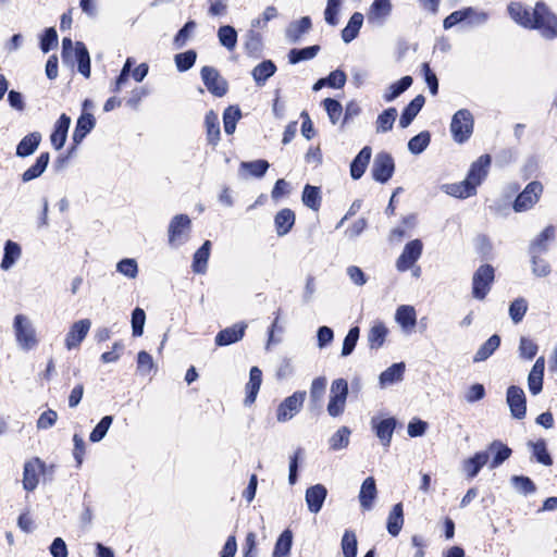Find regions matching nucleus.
<instances>
[{
  "mask_svg": "<svg viewBox=\"0 0 557 557\" xmlns=\"http://www.w3.org/2000/svg\"><path fill=\"white\" fill-rule=\"evenodd\" d=\"M12 326L16 345L21 350L30 351L39 345L37 330L28 315L23 313L16 314Z\"/></svg>",
  "mask_w": 557,
  "mask_h": 557,
  "instance_id": "nucleus-1",
  "label": "nucleus"
},
{
  "mask_svg": "<svg viewBox=\"0 0 557 557\" xmlns=\"http://www.w3.org/2000/svg\"><path fill=\"white\" fill-rule=\"evenodd\" d=\"M62 59L64 63L70 65L77 63L79 73H82L85 77H89L90 58L83 42H73L71 38H63Z\"/></svg>",
  "mask_w": 557,
  "mask_h": 557,
  "instance_id": "nucleus-2",
  "label": "nucleus"
},
{
  "mask_svg": "<svg viewBox=\"0 0 557 557\" xmlns=\"http://www.w3.org/2000/svg\"><path fill=\"white\" fill-rule=\"evenodd\" d=\"M532 18L534 20V24L531 28L539 29L544 37L549 39L557 36V17L544 3H536L533 9Z\"/></svg>",
  "mask_w": 557,
  "mask_h": 557,
  "instance_id": "nucleus-3",
  "label": "nucleus"
},
{
  "mask_svg": "<svg viewBox=\"0 0 557 557\" xmlns=\"http://www.w3.org/2000/svg\"><path fill=\"white\" fill-rule=\"evenodd\" d=\"M347 397V381L345 379L334 380L330 388L327 413L333 418L339 417L345 411Z\"/></svg>",
  "mask_w": 557,
  "mask_h": 557,
  "instance_id": "nucleus-4",
  "label": "nucleus"
},
{
  "mask_svg": "<svg viewBox=\"0 0 557 557\" xmlns=\"http://www.w3.org/2000/svg\"><path fill=\"white\" fill-rule=\"evenodd\" d=\"M544 186L539 181L530 182L524 189L517 196L513 202L516 212H524L532 209L540 200Z\"/></svg>",
  "mask_w": 557,
  "mask_h": 557,
  "instance_id": "nucleus-5",
  "label": "nucleus"
},
{
  "mask_svg": "<svg viewBox=\"0 0 557 557\" xmlns=\"http://www.w3.org/2000/svg\"><path fill=\"white\" fill-rule=\"evenodd\" d=\"M191 228V221L186 214L175 215L168 228L169 244L177 247L187 242Z\"/></svg>",
  "mask_w": 557,
  "mask_h": 557,
  "instance_id": "nucleus-6",
  "label": "nucleus"
},
{
  "mask_svg": "<svg viewBox=\"0 0 557 557\" xmlns=\"http://www.w3.org/2000/svg\"><path fill=\"white\" fill-rule=\"evenodd\" d=\"M450 131L457 143L466 141L473 131V117L471 113L466 109L457 111L453 116Z\"/></svg>",
  "mask_w": 557,
  "mask_h": 557,
  "instance_id": "nucleus-7",
  "label": "nucleus"
},
{
  "mask_svg": "<svg viewBox=\"0 0 557 557\" xmlns=\"http://www.w3.org/2000/svg\"><path fill=\"white\" fill-rule=\"evenodd\" d=\"M494 281V269L490 264L481 265L472 278V295L476 299H484Z\"/></svg>",
  "mask_w": 557,
  "mask_h": 557,
  "instance_id": "nucleus-8",
  "label": "nucleus"
},
{
  "mask_svg": "<svg viewBox=\"0 0 557 557\" xmlns=\"http://www.w3.org/2000/svg\"><path fill=\"white\" fill-rule=\"evenodd\" d=\"M306 398V392H295L286 397L276 409V419L278 422L292 420L302 408Z\"/></svg>",
  "mask_w": 557,
  "mask_h": 557,
  "instance_id": "nucleus-9",
  "label": "nucleus"
},
{
  "mask_svg": "<svg viewBox=\"0 0 557 557\" xmlns=\"http://www.w3.org/2000/svg\"><path fill=\"white\" fill-rule=\"evenodd\" d=\"M370 424L381 444L388 447L396 428V420L393 417L377 414L371 418Z\"/></svg>",
  "mask_w": 557,
  "mask_h": 557,
  "instance_id": "nucleus-10",
  "label": "nucleus"
},
{
  "mask_svg": "<svg viewBox=\"0 0 557 557\" xmlns=\"http://www.w3.org/2000/svg\"><path fill=\"white\" fill-rule=\"evenodd\" d=\"M90 327L91 321L89 319H81L72 323L64 337V347L67 350L77 349L87 337Z\"/></svg>",
  "mask_w": 557,
  "mask_h": 557,
  "instance_id": "nucleus-11",
  "label": "nucleus"
},
{
  "mask_svg": "<svg viewBox=\"0 0 557 557\" xmlns=\"http://www.w3.org/2000/svg\"><path fill=\"white\" fill-rule=\"evenodd\" d=\"M423 244L420 239H413L406 244L403 252L396 261V269L405 272L412 269L422 255Z\"/></svg>",
  "mask_w": 557,
  "mask_h": 557,
  "instance_id": "nucleus-12",
  "label": "nucleus"
},
{
  "mask_svg": "<svg viewBox=\"0 0 557 557\" xmlns=\"http://www.w3.org/2000/svg\"><path fill=\"white\" fill-rule=\"evenodd\" d=\"M394 319L404 334L409 335L414 332L418 322V315L413 306H398L395 310Z\"/></svg>",
  "mask_w": 557,
  "mask_h": 557,
  "instance_id": "nucleus-13",
  "label": "nucleus"
},
{
  "mask_svg": "<svg viewBox=\"0 0 557 557\" xmlns=\"http://www.w3.org/2000/svg\"><path fill=\"white\" fill-rule=\"evenodd\" d=\"M201 78L208 90L216 96L222 97L227 91V83L220 76L218 71L210 66H205L201 70Z\"/></svg>",
  "mask_w": 557,
  "mask_h": 557,
  "instance_id": "nucleus-14",
  "label": "nucleus"
},
{
  "mask_svg": "<svg viewBox=\"0 0 557 557\" xmlns=\"http://www.w3.org/2000/svg\"><path fill=\"white\" fill-rule=\"evenodd\" d=\"M394 172L393 158L387 153H379L372 165V176L375 181L385 183Z\"/></svg>",
  "mask_w": 557,
  "mask_h": 557,
  "instance_id": "nucleus-15",
  "label": "nucleus"
},
{
  "mask_svg": "<svg viewBox=\"0 0 557 557\" xmlns=\"http://www.w3.org/2000/svg\"><path fill=\"white\" fill-rule=\"evenodd\" d=\"M468 20L470 23H483L487 20V15L484 12H475L471 8L455 11L444 20V27L451 28L456 24Z\"/></svg>",
  "mask_w": 557,
  "mask_h": 557,
  "instance_id": "nucleus-16",
  "label": "nucleus"
},
{
  "mask_svg": "<svg viewBox=\"0 0 557 557\" xmlns=\"http://www.w3.org/2000/svg\"><path fill=\"white\" fill-rule=\"evenodd\" d=\"M44 472V463L40 459L35 458L28 460L24 465L23 487L30 492L34 491L39 483V475Z\"/></svg>",
  "mask_w": 557,
  "mask_h": 557,
  "instance_id": "nucleus-17",
  "label": "nucleus"
},
{
  "mask_svg": "<svg viewBox=\"0 0 557 557\" xmlns=\"http://www.w3.org/2000/svg\"><path fill=\"white\" fill-rule=\"evenodd\" d=\"M507 404L513 418L522 419L525 416V395L522 388L510 386L507 391Z\"/></svg>",
  "mask_w": 557,
  "mask_h": 557,
  "instance_id": "nucleus-18",
  "label": "nucleus"
},
{
  "mask_svg": "<svg viewBox=\"0 0 557 557\" xmlns=\"http://www.w3.org/2000/svg\"><path fill=\"white\" fill-rule=\"evenodd\" d=\"M246 329L247 324L244 322L226 327L216 334L215 344L218 346H227L237 343L244 337Z\"/></svg>",
  "mask_w": 557,
  "mask_h": 557,
  "instance_id": "nucleus-19",
  "label": "nucleus"
},
{
  "mask_svg": "<svg viewBox=\"0 0 557 557\" xmlns=\"http://www.w3.org/2000/svg\"><path fill=\"white\" fill-rule=\"evenodd\" d=\"M391 0H373L367 13L368 22L371 24H382L392 13Z\"/></svg>",
  "mask_w": 557,
  "mask_h": 557,
  "instance_id": "nucleus-20",
  "label": "nucleus"
},
{
  "mask_svg": "<svg viewBox=\"0 0 557 557\" xmlns=\"http://www.w3.org/2000/svg\"><path fill=\"white\" fill-rule=\"evenodd\" d=\"M490 164L491 158L487 154L481 156L475 162L472 163L466 180L472 184L475 190L476 187L486 177Z\"/></svg>",
  "mask_w": 557,
  "mask_h": 557,
  "instance_id": "nucleus-21",
  "label": "nucleus"
},
{
  "mask_svg": "<svg viewBox=\"0 0 557 557\" xmlns=\"http://www.w3.org/2000/svg\"><path fill=\"white\" fill-rule=\"evenodd\" d=\"M326 495L327 490L322 484H315L307 488L305 498L309 511L312 513H318L323 506Z\"/></svg>",
  "mask_w": 557,
  "mask_h": 557,
  "instance_id": "nucleus-22",
  "label": "nucleus"
},
{
  "mask_svg": "<svg viewBox=\"0 0 557 557\" xmlns=\"http://www.w3.org/2000/svg\"><path fill=\"white\" fill-rule=\"evenodd\" d=\"M510 17L520 26L529 28L534 24L533 12H530L521 2L511 1L507 7Z\"/></svg>",
  "mask_w": 557,
  "mask_h": 557,
  "instance_id": "nucleus-23",
  "label": "nucleus"
},
{
  "mask_svg": "<svg viewBox=\"0 0 557 557\" xmlns=\"http://www.w3.org/2000/svg\"><path fill=\"white\" fill-rule=\"evenodd\" d=\"M406 371L405 362H396L384 370L379 376V384L381 388H386L393 384L401 382Z\"/></svg>",
  "mask_w": 557,
  "mask_h": 557,
  "instance_id": "nucleus-24",
  "label": "nucleus"
},
{
  "mask_svg": "<svg viewBox=\"0 0 557 557\" xmlns=\"http://www.w3.org/2000/svg\"><path fill=\"white\" fill-rule=\"evenodd\" d=\"M377 496L375 480L368 476L361 484L359 492V503L362 509L371 510Z\"/></svg>",
  "mask_w": 557,
  "mask_h": 557,
  "instance_id": "nucleus-25",
  "label": "nucleus"
},
{
  "mask_svg": "<svg viewBox=\"0 0 557 557\" xmlns=\"http://www.w3.org/2000/svg\"><path fill=\"white\" fill-rule=\"evenodd\" d=\"M70 125L71 119L64 113L55 122L54 129L50 136L51 145L54 149L60 150L64 146Z\"/></svg>",
  "mask_w": 557,
  "mask_h": 557,
  "instance_id": "nucleus-26",
  "label": "nucleus"
},
{
  "mask_svg": "<svg viewBox=\"0 0 557 557\" xmlns=\"http://www.w3.org/2000/svg\"><path fill=\"white\" fill-rule=\"evenodd\" d=\"M544 368H545V359L544 357H540L536 359L533 364L529 376H528V386L529 391L533 395H537L541 393L543 388V376H544Z\"/></svg>",
  "mask_w": 557,
  "mask_h": 557,
  "instance_id": "nucleus-27",
  "label": "nucleus"
},
{
  "mask_svg": "<svg viewBox=\"0 0 557 557\" xmlns=\"http://www.w3.org/2000/svg\"><path fill=\"white\" fill-rule=\"evenodd\" d=\"M487 462L488 453L478 451L462 461L461 469L469 479H473Z\"/></svg>",
  "mask_w": 557,
  "mask_h": 557,
  "instance_id": "nucleus-28",
  "label": "nucleus"
},
{
  "mask_svg": "<svg viewBox=\"0 0 557 557\" xmlns=\"http://www.w3.org/2000/svg\"><path fill=\"white\" fill-rule=\"evenodd\" d=\"M262 384V371L258 367H252L249 372V381L246 384L245 405L250 406L256 401L258 392Z\"/></svg>",
  "mask_w": 557,
  "mask_h": 557,
  "instance_id": "nucleus-29",
  "label": "nucleus"
},
{
  "mask_svg": "<svg viewBox=\"0 0 557 557\" xmlns=\"http://www.w3.org/2000/svg\"><path fill=\"white\" fill-rule=\"evenodd\" d=\"M484 453H488V458L492 457L490 468L495 469L510 457L511 449L504 443L494 441Z\"/></svg>",
  "mask_w": 557,
  "mask_h": 557,
  "instance_id": "nucleus-30",
  "label": "nucleus"
},
{
  "mask_svg": "<svg viewBox=\"0 0 557 557\" xmlns=\"http://www.w3.org/2000/svg\"><path fill=\"white\" fill-rule=\"evenodd\" d=\"M295 213L293 210L285 208L280 210L274 216L275 232L278 236H285L290 232L295 224Z\"/></svg>",
  "mask_w": 557,
  "mask_h": 557,
  "instance_id": "nucleus-31",
  "label": "nucleus"
},
{
  "mask_svg": "<svg viewBox=\"0 0 557 557\" xmlns=\"http://www.w3.org/2000/svg\"><path fill=\"white\" fill-rule=\"evenodd\" d=\"M388 335V327L382 321H374L371 325L367 339L371 349L381 348Z\"/></svg>",
  "mask_w": 557,
  "mask_h": 557,
  "instance_id": "nucleus-32",
  "label": "nucleus"
},
{
  "mask_svg": "<svg viewBox=\"0 0 557 557\" xmlns=\"http://www.w3.org/2000/svg\"><path fill=\"white\" fill-rule=\"evenodd\" d=\"M441 189L445 194L459 199L469 198L476 193L472 184L467 180L458 183L444 184L441 186Z\"/></svg>",
  "mask_w": 557,
  "mask_h": 557,
  "instance_id": "nucleus-33",
  "label": "nucleus"
},
{
  "mask_svg": "<svg viewBox=\"0 0 557 557\" xmlns=\"http://www.w3.org/2000/svg\"><path fill=\"white\" fill-rule=\"evenodd\" d=\"M372 150L370 147L366 146L363 147L360 152L357 154V157L352 160L350 164V175L354 180L360 178L371 159Z\"/></svg>",
  "mask_w": 557,
  "mask_h": 557,
  "instance_id": "nucleus-34",
  "label": "nucleus"
},
{
  "mask_svg": "<svg viewBox=\"0 0 557 557\" xmlns=\"http://www.w3.org/2000/svg\"><path fill=\"white\" fill-rule=\"evenodd\" d=\"M311 28V20L308 16H304L298 21H295L288 25L285 35L288 41L296 42L300 37L309 32Z\"/></svg>",
  "mask_w": 557,
  "mask_h": 557,
  "instance_id": "nucleus-35",
  "label": "nucleus"
},
{
  "mask_svg": "<svg viewBox=\"0 0 557 557\" xmlns=\"http://www.w3.org/2000/svg\"><path fill=\"white\" fill-rule=\"evenodd\" d=\"M95 119L92 114L83 112L78 117L76 127L73 133V140L75 144H79L86 135L94 128Z\"/></svg>",
  "mask_w": 557,
  "mask_h": 557,
  "instance_id": "nucleus-36",
  "label": "nucleus"
},
{
  "mask_svg": "<svg viewBox=\"0 0 557 557\" xmlns=\"http://www.w3.org/2000/svg\"><path fill=\"white\" fill-rule=\"evenodd\" d=\"M424 104V97L419 95L417 96L404 110L400 120L399 126L401 128H406L410 125L412 120L417 116Z\"/></svg>",
  "mask_w": 557,
  "mask_h": 557,
  "instance_id": "nucleus-37",
  "label": "nucleus"
},
{
  "mask_svg": "<svg viewBox=\"0 0 557 557\" xmlns=\"http://www.w3.org/2000/svg\"><path fill=\"white\" fill-rule=\"evenodd\" d=\"M293 545V533L290 530L283 531L276 543L274 545V549L272 553V557H289V553Z\"/></svg>",
  "mask_w": 557,
  "mask_h": 557,
  "instance_id": "nucleus-38",
  "label": "nucleus"
},
{
  "mask_svg": "<svg viewBox=\"0 0 557 557\" xmlns=\"http://www.w3.org/2000/svg\"><path fill=\"white\" fill-rule=\"evenodd\" d=\"M404 524L403 505L396 504L392 508L387 518V531L391 535L396 536L401 531Z\"/></svg>",
  "mask_w": 557,
  "mask_h": 557,
  "instance_id": "nucleus-39",
  "label": "nucleus"
},
{
  "mask_svg": "<svg viewBox=\"0 0 557 557\" xmlns=\"http://www.w3.org/2000/svg\"><path fill=\"white\" fill-rule=\"evenodd\" d=\"M362 23L363 15L360 12H355L342 32V38L346 44L352 41L357 37Z\"/></svg>",
  "mask_w": 557,
  "mask_h": 557,
  "instance_id": "nucleus-40",
  "label": "nucleus"
},
{
  "mask_svg": "<svg viewBox=\"0 0 557 557\" xmlns=\"http://www.w3.org/2000/svg\"><path fill=\"white\" fill-rule=\"evenodd\" d=\"M21 253V247L16 243L8 240L4 245V256L0 264L1 269L4 271L11 269L20 259Z\"/></svg>",
  "mask_w": 557,
  "mask_h": 557,
  "instance_id": "nucleus-41",
  "label": "nucleus"
},
{
  "mask_svg": "<svg viewBox=\"0 0 557 557\" xmlns=\"http://www.w3.org/2000/svg\"><path fill=\"white\" fill-rule=\"evenodd\" d=\"M211 243L206 240L202 246L195 252L193 270L196 273H205L207 270L208 259L210 257Z\"/></svg>",
  "mask_w": 557,
  "mask_h": 557,
  "instance_id": "nucleus-42",
  "label": "nucleus"
},
{
  "mask_svg": "<svg viewBox=\"0 0 557 557\" xmlns=\"http://www.w3.org/2000/svg\"><path fill=\"white\" fill-rule=\"evenodd\" d=\"M351 431L347 426H341L329 440L331 450H342L349 445Z\"/></svg>",
  "mask_w": 557,
  "mask_h": 557,
  "instance_id": "nucleus-43",
  "label": "nucleus"
},
{
  "mask_svg": "<svg viewBox=\"0 0 557 557\" xmlns=\"http://www.w3.org/2000/svg\"><path fill=\"white\" fill-rule=\"evenodd\" d=\"M40 140L41 136L39 133H32L25 136L17 145L16 154L20 157L32 154L39 146Z\"/></svg>",
  "mask_w": 557,
  "mask_h": 557,
  "instance_id": "nucleus-44",
  "label": "nucleus"
},
{
  "mask_svg": "<svg viewBox=\"0 0 557 557\" xmlns=\"http://www.w3.org/2000/svg\"><path fill=\"white\" fill-rule=\"evenodd\" d=\"M397 111L395 108H389L383 111L376 119L375 131L379 134L386 133L393 128L396 121Z\"/></svg>",
  "mask_w": 557,
  "mask_h": 557,
  "instance_id": "nucleus-45",
  "label": "nucleus"
},
{
  "mask_svg": "<svg viewBox=\"0 0 557 557\" xmlns=\"http://www.w3.org/2000/svg\"><path fill=\"white\" fill-rule=\"evenodd\" d=\"M205 124L209 143L216 145L220 139V122L218 114L213 111L208 112L206 114Z\"/></svg>",
  "mask_w": 557,
  "mask_h": 557,
  "instance_id": "nucleus-46",
  "label": "nucleus"
},
{
  "mask_svg": "<svg viewBox=\"0 0 557 557\" xmlns=\"http://www.w3.org/2000/svg\"><path fill=\"white\" fill-rule=\"evenodd\" d=\"M48 162H49V153H47V152L41 153L37 158L36 163L23 173V175H22L23 181L29 182V181L35 180L38 176H40L45 172V170L48 165Z\"/></svg>",
  "mask_w": 557,
  "mask_h": 557,
  "instance_id": "nucleus-47",
  "label": "nucleus"
},
{
  "mask_svg": "<svg viewBox=\"0 0 557 557\" xmlns=\"http://www.w3.org/2000/svg\"><path fill=\"white\" fill-rule=\"evenodd\" d=\"M555 237V228L553 226L545 227L534 239L531 246L532 253H541L547 249V245Z\"/></svg>",
  "mask_w": 557,
  "mask_h": 557,
  "instance_id": "nucleus-48",
  "label": "nucleus"
},
{
  "mask_svg": "<svg viewBox=\"0 0 557 557\" xmlns=\"http://www.w3.org/2000/svg\"><path fill=\"white\" fill-rule=\"evenodd\" d=\"M412 84L411 76H404L398 82L392 84L386 92L383 95V98L386 102H391L396 99L399 95H401L406 89H408Z\"/></svg>",
  "mask_w": 557,
  "mask_h": 557,
  "instance_id": "nucleus-49",
  "label": "nucleus"
},
{
  "mask_svg": "<svg viewBox=\"0 0 557 557\" xmlns=\"http://www.w3.org/2000/svg\"><path fill=\"white\" fill-rule=\"evenodd\" d=\"M319 51H320V47L317 45L306 47L302 49H292L288 53V59L292 64H296L300 61L313 59L318 54Z\"/></svg>",
  "mask_w": 557,
  "mask_h": 557,
  "instance_id": "nucleus-50",
  "label": "nucleus"
},
{
  "mask_svg": "<svg viewBox=\"0 0 557 557\" xmlns=\"http://www.w3.org/2000/svg\"><path fill=\"white\" fill-rule=\"evenodd\" d=\"M218 38L220 44L227 50H234L237 44V33L234 27L225 25L219 28Z\"/></svg>",
  "mask_w": 557,
  "mask_h": 557,
  "instance_id": "nucleus-51",
  "label": "nucleus"
},
{
  "mask_svg": "<svg viewBox=\"0 0 557 557\" xmlns=\"http://www.w3.org/2000/svg\"><path fill=\"white\" fill-rule=\"evenodd\" d=\"M301 199L305 206L317 211L321 203L320 189L311 185H306Z\"/></svg>",
  "mask_w": 557,
  "mask_h": 557,
  "instance_id": "nucleus-52",
  "label": "nucleus"
},
{
  "mask_svg": "<svg viewBox=\"0 0 557 557\" xmlns=\"http://www.w3.org/2000/svg\"><path fill=\"white\" fill-rule=\"evenodd\" d=\"M242 113L238 107L231 106L225 109L223 114L224 122V131L226 134L231 135L235 132L236 124L240 119Z\"/></svg>",
  "mask_w": 557,
  "mask_h": 557,
  "instance_id": "nucleus-53",
  "label": "nucleus"
},
{
  "mask_svg": "<svg viewBox=\"0 0 557 557\" xmlns=\"http://www.w3.org/2000/svg\"><path fill=\"white\" fill-rule=\"evenodd\" d=\"M500 339L497 335L491 336L476 351L474 361H483L487 359L499 346Z\"/></svg>",
  "mask_w": 557,
  "mask_h": 557,
  "instance_id": "nucleus-54",
  "label": "nucleus"
},
{
  "mask_svg": "<svg viewBox=\"0 0 557 557\" xmlns=\"http://www.w3.org/2000/svg\"><path fill=\"white\" fill-rule=\"evenodd\" d=\"M113 418L111 416H104L100 422L94 428V430L89 434V441L92 443H98L104 438L107 435Z\"/></svg>",
  "mask_w": 557,
  "mask_h": 557,
  "instance_id": "nucleus-55",
  "label": "nucleus"
},
{
  "mask_svg": "<svg viewBox=\"0 0 557 557\" xmlns=\"http://www.w3.org/2000/svg\"><path fill=\"white\" fill-rule=\"evenodd\" d=\"M275 65L271 61H264L257 65L252 71V76L258 84H263L275 73Z\"/></svg>",
  "mask_w": 557,
  "mask_h": 557,
  "instance_id": "nucleus-56",
  "label": "nucleus"
},
{
  "mask_svg": "<svg viewBox=\"0 0 557 557\" xmlns=\"http://www.w3.org/2000/svg\"><path fill=\"white\" fill-rule=\"evenodd\" d=\"M116 271L127 278L135 280L138 275V263L133 258H125L117 262Z\"/></svg>",
  "mask_w": 557,
  "mask_h": 557,
  "instance_id": "nucleus-57",
  "label": "nucleus"
},
{
  "mask_svg": "<svg viewBox=\"0 0 557 557\" xmlns=\"http://www.w3.org/2000/svg\"><path fill=\"white\" fill-rule=\"evenodd\" d=\"M278 16V11L274 5H268L260 16L253 18L250 23L252 28H265L268 23Z\"/></svg>",
  "mask_w": 557,
  "mask_h": 557,
  "instance_id": "nucleus-58",
  "label": "nucleus"
},
{
  "mask_svg": "<svg viewBox=\"0 0 557 557\" xmlns=\"http://www.w3.org/2000/svg\"><path fill=\"white\" fill-rule=\"evenodd\" d=\"M430 134L428 132H421L420 134L412 137L408 143V149L413 154H419L426 149L430 144Z\"/></svg>",
  "mask_w": 557,
  "mask_h": 557,
  "instance_id": "nucleus-59",
  "label": "nucleus"
},
{
  "mask_svg": "<svg viewBox=\"0 0 557 557\" xmlns=\"http://www.w3.org/2000/svg\"><path fill=\"white\" fill-rule=\"evenodd\" d=\"M270 164L265 160H256L251 162H242L240 170L247 171L251 176L262 177Z\"/></svg>",
  "mask_w": 557,
  "mask_h": 557,
  "instance_id": "nucleus-60",
  "label": "nucleus"
},
{
  "mask_svg": "<svg viewBox=\"0 0 557 557\" xmlns=\"http://www.w3.org/2000/svg\"><path fill=\"white\" fill-rule=\"evenodd\" d=\"M327 385V380L325 376L314 377L310 385V398L312 403H320L324 396L325 389Z\"/></svg>",
  "mask_w": 557,
  "mask_h": 557,
  "instance_id": "nucleus-61",
  "label": "nucleus"
},
{
  "mask_svg": "<svg viewBox=\"0 0 557 557\" xmlns=\"http://www.w3.org/2000/svg\"><path fill=\"white\" fill-rule=\"evenodd\" d=\"M156 369V364L153 358L150 354L145 350H141L137 355V370L143 375H148L153 372Z\"/></svg>",
  "mask_w": 557,
  "mask_h": 557,
  "instance_id": "nucleus-62",
  "label": "nucleus"
},
{
  "mask_svg": "<svg viewBox=\"0 0 557 557\" xmlns=\"http://www.w3.org/2000/svg\"><path fill=\"white\" fill-rule=\"evenodd\" d=\"M343 0H327L324 10V20L327 24L335 26L338 23L337 15L341 11Z\"/></svg>",
  "mask_w": 557,
  "mask_h": 557,
  "instance_id": "nucleus-63",
  "label": "nucleus"
},
{
  "mask_svg": "<svg viewBox=\"0 0 557 557\" xmlns=\"http://www.w3.org/2000/svg\"><path fill=\"white\" fill-rule=\"evenodd\" d=\"M342 549L344 557L357 556V539L354 532L346 531L342 539Z\"/></svg>",
  "mask_w": 557,
  "mask_h": 557,
  "instance_id": "nucleus-64",
  "label": "nucleus"
}]
</instances>
